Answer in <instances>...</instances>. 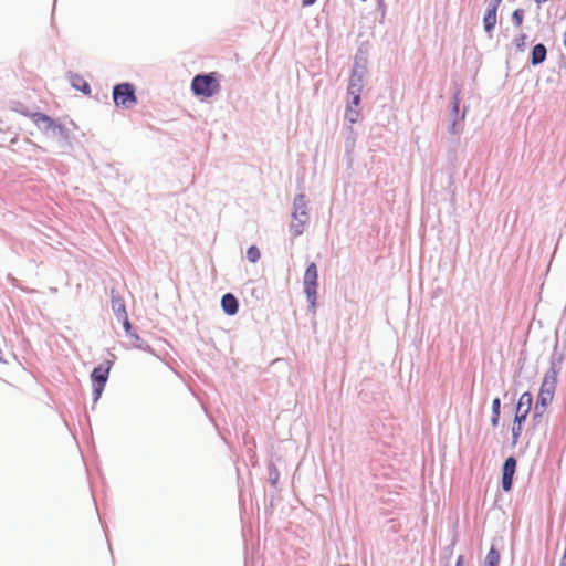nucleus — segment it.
I'll return each instance as SVG.
<instances>
[{
	"instance_id": "obj_1",
	"label": "nucleus",
	"mask_w": 566,
	"mask_h": 566,
	"mask_svg": "<svg viewBox=\"0 0 566 566\" xmlns=\"http://www.w3.org/2000/svg\"><path fill=\"white\" fill-rule=\"evenodd\" d=\"M557 384V374L554 369L547 371L542 380L537 401L535 405V413L541 416L547 406L553 401Z\"/></svg>"
},
{
	"instance_id": "obj_2",
	"label": "nucleus",
	"mask_w": 566,
	"mask_h": 566,
	"mask_svg": "<svg viewBox=\"0 0 566 566\" xmlns=\"http://www.w3.org/2000/svg\"><path fill=\"white\" fill-rule=\"evenodd\" d=\"M191 91L196 96L209 98L219 93L220 83L216 73L198 74L192 78Z\"/></svg>"
},
{
	"instance_id": "obj_3",
	"label": "nucleus",
	"mask_w": 566,
	"mask_h": 566,
	"mask_svg": "<svg viewBox=\"0 0 566 566\" xmlns=\"http://www.w3.org/2000/svg\"><path fill=\"white\" fill-rule=\"evenodd\" d=\"M307 201L303 195L295 198L293 203L291 230L295 235L302 234L305 224L308 222Z\"/></svg>"
},
{
	"instance_id": "obj_4",
	"label": "nucleus",
	"mask_w": 566,
	"mask_h": 566,
	"mask_svg": "<svg viewBox=\"0 0 566 566\" xmlns=\"http://www.w3.org/2000/svg\"><path fill=\"white\" fill-rule=\"evenodd\" d=\"M113 99L116 106L129 108L137 102L134 86L129 83H122L114 87Z\"/></svg>"
},
{
	"instance_id": "obj_5",
	"label": "nucleus",
	"mask_w": 566,
	"mask_h": 566,
	"mask_svg": "<svg viewBox=\"0 0 566 566\" xmlns=\"http://www.w3.org/2000/svg\"><path fill=\"white\" fill-rule=\"evenodd\" d=\"M23 115L29 117L43 134L61 130V126L53 118L43 113L23 112Z\"/></svg>"
},
{
	"instance_id": "obj_6",
	"label": "nucleus",
	"mask_w": 566,
	"mask_h": 566,
	"mask_svg": "<svg viewBox=\"0 0 566 566\" xmlns=\"http://www.w3.org/2000/svg\"><path fill=\"white\" fill-rule=\"evenodd\" d=\"M316 286H317V269L314 263H311L304 274V287L307 297L312 304L316 300Z\"/></svg>"
},
{
	"instance_id": "obj_7",
	"label": "nucleus",
	"mask_w": 566,
	"mask_h": 566,
	"mask_svg": "<svg viewBox=\"0 0 566 566\" xmlns=\"http://www.w3.org/2000/svg\"><path fill=\"white\" fill-rule=\"evenodd\" d=\"M109 368H111L109 365L98 366V367L94 368V370L92 371L91 378H92L93 382L96 384V387L94 388L96 398L99 397L101 392L104 389V386L108 378Z\"/></svg>"
},
{
	"instance_id": "obj_8",
	"label": "nucleus",
	"mask_w": 566,
	"mask_h": 566,
	"mask_svg": "<svg viewBox=\"0 0 566 566\" xmlns=\"http://www.w3.org/2000/svg\"><path fill=\"white\" fill-rule=\"evenodd\" d=\"M516 470V460L513 457H509L503 465L502 474V488L504 491H510L513 484V476Z\"/></svg>"
},
{
	"instance_id": "obj_9",
	"label": "nucleus",
	"mask_w": 566,
	"mask_h": 566,
	"mask_svg": "<svg viewBox=\"0 0 566 566\" xmlns=\"http://www.w3.org/2000/svg\"><path fill=\"white\" fill-rule=\"evenodd\" d=\"M221 306L228 315H234L239 308L238 300L234 295L227 293L222 296Z\"/></svg>"
},
{
	"instance_id": "obj_10",
	"label": "nucleus",
	"mask_w": 566,
	"mask_h": 566,
	"mask_svg": "<svg viewBox=\"0 0 566 566\" xmlns=\"http://www.w3.org/2000/svg\"><path fill=\"white\" fill-rule=\"evenodd\" d=\"M532 403H533L532 394L528 391L523 392L518 399L517 405H516V411L528 416Z\"/></svg>"
},
{
	"instance_id": "obj_11",
	"label": "nucleus",
	"mask_w": 566,
	"mask_h": 566,
	"mask_svg": "<svg viewBox=\"0 0 566 566\" xmlns=\"http://www.w3.org/2000/svg\"><path fill=\"white\" fill-rule=\"evenodd\" d=\"M497 10H494V8H488L484 14L483 24L486 32H491L497 21L496 15Z\"/></svg>"
},
{
	"instance_id": "obj_12",
	"label": "nucleus",
	"mask_w": 566,
	"mask_h": 566,
	"mask_svg": "<svg viewBox=\"0 0 566 566\" xmlns=\"http://www.w3.org/2000/svg\"><path fill=\"white\" fill-rule=\"evenodd\" d=\"M546 48L543 44H536L532 50V64L537 65L546 59Z\"/></svg>"
},
{
	"instance_id": "obj_13",
	"label": "nucleus",
	"mask_w": 566,
	"mask_h": 566,
	"mask_svg": "<svg viewBox=\"0 0 566 566\" xmlns=\"http://www.w3.org/2000/svg\"><path fill=\"white\" fill-rule=\"evenodd\" d=\"M112 308L115 312V314L118 316V318H120L127 314L124 301L120 297H113Z\"/></svg>"
},
{
	"instance_id": "obj_14",
	"label": "nucleus",
	"mask_w": 566,
	"mask_h": 566,
	"mask_svg": "<svg viewBox=\"0 0 566 566\" xmlns=\"http://www.w3.org/2000/svg\"><path fill=\"white\" fill-rule=\"evenodd\" d=\"M499 563L500 554L494 547H492L486 555L484 566H499Z\"/></svg>"
},
{
	"instance_id": "obj_15",
	"label": "nucleus",
	"mask_w": 566,
	"mask_h": 566,
	"mask_svg": "<svg viewBox=\"0 0 566 566\" xmlns=\"http://www.w3.org/2000/svg\"><path fill=\"white\" fill-rule=\"evenodd\" d=\"M359 92H360V88L356 87L355 84L350 83V85L348 87V93L353 95V101L349 105H353L355 107L359 106V102H360Z\"/></svg>"
},
{
	"instance_id": "obj_16",
	"label": "nucleus",
	"mask_w": 566,
	"mask_h": 566,
	"mask_svg": "<svg viewBox=\"0 0 566 566\" xmlns=\"http://www.w3.org/2000/svg\"><path fill=\"white\" fill-rule=\"evenodd\" d=\"M358 107H355L353 105H348L347 106V111H346V118L352 123H356L358 120V117H359V112L357 109Z\"/></svg>"
},
{
	"instance_id": "obj_17",
	"label": "nucleus",
	"mask_w": 566,
	"mask_h": 566,
	"mask_svg": "<svg viewBox=\"0 0 566 566\" xmlns=\"http://www.w3.org/2000/svg\"><path fill=\"white\" fill-rule=\"evenodd\" d=\"M260 256V250L255 245H252L248 249L247 258L250 262L255 263L256 261H259Z\"/></svg>"
},
{
	"instance_id": "obj_18",
	"label": "nucleus",
	"mask_w": 566,
	"mask_h": 566,
	"mask_svg": "<svg viewBox=\"0 0 566 566\" xmlns=\"http://www.w3.org/2000/svg\"><path fill=\"white\" fill-rule=\"evenodd\" d=\"M512 21L515 25L521 27L523 23V11L521 9H516L512 14Z\"/></svg>"
},
{
	"instance_id": "obj_19",
	"label": "nucleus",
	"mask_w": 566,
	"mask_h": 566,
	"mask_svg": "<svg viewBox=\"0 0 566 566\" xmlns=\"http://www.w3.org/2000/svg\"><path fill=\"white\" fill-rule=\"evenodd\" d=\"M522 433V423H513L512 428V436H513V443L515 444Z\"/></svg>"
},
{
	"instance_id": "obj_20",
	"label": "nucleus",
	"mask_w": 566,
	"mask_h": 566,
	"mask_svg": "<svg viewBox=\"0 0 566 566\" xmlns=\"http://www.w3.org/2000/svg\"><path fill=\"white\" fill-rule=\"evenodd\" d=\"M269 475H270V480H271L272 484L276 485L279 483V478H280L277 470L276 469H274L273 471L270 470Z\"/></svg>"
},
{
	"instance_id": "obj_21",
	"label": "nucleus",
	"mask_w": 566,
	"mask_h": 566,
	"mask_svg": "<svg viewBox=\"0 0 566 566\" xmlns=\"http://www.w3.org/2000/svg\"><path fill=\"white\" fill-rule=\"evenodd\" d=\"M501 401L500 398H494L492 401V413L500 415Z\"/></svg>"
},
{
	"instance_id": "obj_22",
	"label": "nucleus",
	"mask_w": 566,
	"mask_h": 566,
	"mask_svg": "<svg viewBox=\"0 0 566 566\" xmlns=\"http://www.w3.org/2000/svg\"><path fill=\"white\" fill-rule=\"evenodd\" d=\"M526 418H527V415L515 411L514 422L523 424V422L526 420Z\"/></svg>"
},
{
	"instance_id": "obj_23",
	"label": "nucleus",
	"mask_w": 566,
	"mask_h": 566,
	"mask_svg": "<svg viewBox=\"0 0 566 566\" xmlns=\"http://www.w3.org/2000/svg\"><path fill=\"white\" fill-rule=\"evenodd\" d=\"M120 319L123 321V326H124L125 331L128 333L132 328V325L129 323L127 314L124 315L123 317H120Z\"/></svg>"
},
{
	"instance_id": "obj_24",
	"label": "nucleus",
	"mask_w": 566,
	"mask_h": 566,
	"mask_svg": "<svg viewBox=\"0 0 566 566\" xmlns=\"http://www.w3.org/2000/svg\"><path fill=\"white\" fill-rule=\"evenodd\" d=\"M525 41H526V35L525 34H522L520 35L517 39H516V45L518 49L523 50L524 45H525Z\"/></svg>"
},
{
	"instance_id": "obj_25",
	"label": "nucleus",
	"mask_w": 566,
	"mask_h": 566,
	"mask_svg": "<svg viewBox=\"0 0 566 566\" xmlns=\"http://www.w3.org/2000/svg\"><path fill=\"white\" fill-rule=\"evenodd\" d=\"M501 2H502V0H492V2L489 4V8H494V10H497Z\"/></svg>"
},
{
	"instance_id": "obj_26",
	"label": "nucleus",
	"mask_w": 566,
	"mask_h": 566,
	"mask_svg": "<svg viewBox=\"0 0 566 566\" xmlns=\"http://www.w3.org/2000/svg\"><path fill=\"white\" fill-rule=\"evenodd\" d=\"M499 420H500V415L492 413V419H491V421H492V424H493L494 427H496V426L499 424Z\"/></svg>"
},
{
	"instance_id": "obj_27",
	"label": "nucleus",
	"mask_w": 566,
	"mask_h": 566,
	"mask_svg": "<svg viewBox=\"0 0 566 566\" xmlns=\"http://www.w3.org/2000/svg\"><path fill=\"white\" fill-rule=\"evenodd\" d=\"M316 0H302V4L304 7L312 6Z\"/></svg>"
},
{
	"instance_id": "obj_28",
	"label": "nucleus",
	"mask_w": 566,
	"mask_h": 566,
	"mask_svg": "<svg viewBox=\"0 0 566 566\" xmlns=\"http://www.w3.org/2000/svg\"><path fill=\"white\" fill-rule=\"evenodd\" d=\"M455 566H463V557L462 556L458 557Z\"/></svg>"
},
{
	"instance_id": "obj_29",
	"label": "nucleus",
	"mask_w": 566,
	"mask_h": 566,
	"mask_svg": "<svg viewBox=\"0 0 566 566\" xmlns=\"http://www.w3.org/2000/svg\"><path fill=\"white\" fill-rule=\"evenodd\" d=\"M83 91H84V92H86V91L88 92V91H90V86H88V84H86V83L84 84Z\"/></svg>"
},
{
	"instance_id": "obj_30",
	"label": "nucleus",
	"mask_w": 566,
	"mask_h": 566,
	"mask_svg": "<svg viewBox=\"0 0 566 566\" xmlns=\"http://www.w3.org/2000/svg\"><path fill=\"white\" fill-rule=\"evenodd\" d=\"M547 0H535V2H537L538 4L543 3V2H546Z\"/></svg>"
}]
</instances>
